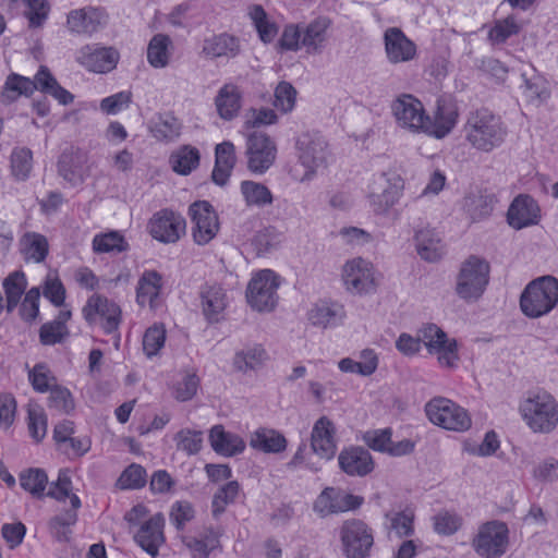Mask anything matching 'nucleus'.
I'll return each instance as SVG.
<instances>
[{"label": "nucleus", "instance_id": "aec40b11", "mask_svg": "<svg viewBox=\"0 0 558 558\" xmlns=\"http://www.w3.org/2000/svg\"><path fill=\"white\" fill-rule=\"evenodd\" d=\"M202 313L209 324L220 322L228 305L226 290L218 283H204L199 288Z\"/></svg>", "mask_w": 558, "mask_h": 558}, {"label": "nucleus", "instance_id": "5fc2aeb1", "mask_svg": "<svg viewBox=\"0 0 558 558\" xmlns=\"http://www.w3.org/2000/svg\"><path fill=\"white\" fill-rule=\"evenodd\" d=\"M298 92L287 81H281L275 88L274 106L282 113L291 112L294 109Z\"/></svg>", "mask_w": 558, "mask_h": 558}, {"label": "nucleus", "instance_id": "603ef678", "mask_svg": "<svg viewBox=\"0 0 558 558\" xmlns=\"http://www.w3.org/2000/svg\"><path fill=\"white\" fill-rule=\"evenodd\" d=\"M128 246L125 239L118 231L98 234L93 240V248L98 253H121L126 251Z\"/></svg>", "mask_w": 558, "mask_h": 558}, {"label": "nucleus", "instance_id": "13d9d810", "mask_svg": "<svg viewBox=\"0 0 558 558\" xmlns=\"http://www.w3.org/2000/svg\"><path fill=\"white\" fill-rule=\"evenodd\" d=\"M28 432L37 442L41 441L47 433V415L40 407H28Z\"/></svg>", "mask_w": 558, "mask_h": 558}, {"label": "nucleus", "instance_id": "4468645a", "mask_svg": "<svg viewBox=\"0 0 558 558\" xmlns=\"http://www.w3.org/2000/svg\"><path fill=\"white\" fill-rule=\"evenodd\" d=\"M82 313L85 320L90 325L99 316L102 319L101 327L108 335L117 331L121 323L120 306L100 294L89 296Z\"/></svg>", "mask_w": 558, "mask_h": 558}, {"label": "nucleus", "instance_id": "f8f14e48", "mask_svg": "<svg viewBox=\"0 0 558 558\" xmlns=\"http://www.w3.org/2000/svg\"><path fill=\"white\" fill-rule=\"evenodd\" d=\"M149 234L161 243H175L185 234L186 221L180 214L165 208L153 215L148 222Z\"/></svg>", "mask_w": 558, "mask_h": 558}, {"label": "nucleus", "instance_id": "7ed1b4c3", "mask_svg": "<svg viewBox=\"0 0 558 558\" xmlns=\"http://www.w3.org/2000/svg\"><path fill=\"white\" fill-rule=\"evenodd\" d=\"M558 304V279L546 275L532 280L520 296V308L530 318L550 313Z\"/></svg>", "mask_w": 558, "mask_h": 558}, {"label": "nucleus", "instance_id": "a18cd8bd", "mask_svg": "<svg viewBox=\"0 0 558 558\" xmlns=\"http://www.w3.org/2000/svg\"><path fill=\"white\" fill-rule=\"evenodd\" d=\"M172 170L181 175H187L199 165V151L195 147L183 146L170 157Z\"/></svg>", "mask_w": 558, "mask_h": 558}, {"label": "nucleus", "instance_id": "a211bd4d", "mask_svg": "<svg viewBox=\"0 0 558 558\" xmlns=\"http://www.w3.org/2000/svg\"><path fill=\"white\" fill-rule=\"evenodd\" d=\"M107 23L106 13L98 8L85 7L71 10L66 16L69 31L77 35L92 36Z\"/></svg>", "mask_w": 558, "mask_h": 558}, {"label": "nucleus", "instance_id": "c85d7f7f", "mask_svg": "<svg viewBox=\"0 0 558 558\" xmlns=\"http://www.w3.org/2000/svg\"><path fill=\"white\" fill-rule=\"evenodd\" d=\"M213 450L225 457L236 456L245 449L244 440L236 434L225 430L222 425H215L209 430Z\"/></svg>", "mask_w": 558, "mask_h": 558}, {"label": "nucleus", "instance_id": "8fccbe9b", "mask_svg": "<svg viewBox=\"0 0 558 558\" xmlns=\"http://www.w3.org/2000/svg\"><path fill=\"white\" fill-rule=\"evenodd\" d=\"M33 168V153L26 147H15L11 153V172L19 181H25Z\"/></svg>", "mask_w": 558, "mask_h": 558}, {"label": "nucleus", "instance_id": "2eb2a0df", "mask_svg": "<svg viewBox=\"0 0 558 558\" xmlns=\"http://www.w3.org/2000/svg\"><path fill=\"white\" fill-rule=\"evenodd\" d=\"M391 111L399 126L413 132H421L424 128L425 109L413 95H399L391 104Z\"/></svg>", "mask_w": 558, "mask_h": 558}, {"label": "nucleus", "instance_id": "c9c22d12", "mask_svg": "<svg viewBox=\"0 0 558 558\" xmlns=\"http://www.w3.org/2000/svg\"><path fill=\"white\" fill-rule=\"evenodd\" d=\"M182 124L172 112L157 114L149 121V131L158 141L171 142L181 134Z\"/></svg>", "mask_w": 558, "mask_h": 558}, {"label": "nucleus", "instance_id": "f257e3e1", "mask_svg": "<svg viewBox=\"0 0 558 558\" xmlns=\"http://www.w3.org/2000/svg\"><path fill=\"white\" fill-rule=\"evenodd\" d=\"M464 132L474 148L488 153L504 143L507 128L499 116L487 108H480L469 113Z\"/></svg>", "mask_w": 558, "mask_h": 558}, {"label": "nucleus", "instance_id": "6ab92c4d", "mask_svg": "<svg viewBox=\"0 0 558 558\" xmlns=\"http://www.w3.org/2000/svg\"><path fill=\"white\" fill-rule=\"evenodd\" d=\"M339 468L349 476L363 477L373 472L375 463L367 449L361 446H351L340 451L338 456Z\"/></svg>", "mask_w": 558, "mask_h": 558}, {"label": "nucleus", "instance_id": "bb28decb", "mask_svg": "<svg viewBox=\"0 0 558 558\" xmlns=\"http://www.w3.org/2000/svg\"><path fill=\"white\" fill-rule=\"evenodd\" d=\"M387 186L381 193H372L371 205L376 215H386L399 202L403 194L404 181L400 175L386 179Z\"/></svg>", "mask_w": 558, "mask_h": 558}, {"label": "nucleus", "instance_id": "f03ea898", "mask_svg": "<svg viewBox=\"0 0 558 558\" xmlns=\"http://www.w3.org/2000/svg\"><path fill=\"white\" fill-rule=\"evenodd\" d=\"M519 411L534 433L548 434L558 425V403L547 391L529 392L520 402Z\"/></svg>", "mask_w": 558, "mask_h": 558}, {"label": "nucleus", "instance_id": "338daca9", "mask_svg": "<svg viewBox=\"0 0 558 558\" xmlns=\"http://www.w3.org/2000/svg\"><path fill=\"white\" fill-rule=\"evenodd\" d=\"M414 514L412 511H399L391 515V529L399 537L410 536L413 534Z\"/></svg>", "mask_w": 558, "mask_h": 558}, {"label": "nucleus", "instance_id": "e2e57ef3", "mask_svg": "<svg viewBox=\"0 0 558 558\" xmlns=\"http://www.w3.org/2000/svg\"><path fill=\"white\" fill-rule=\"evenodd\" d=\"M195 511L191 502L186 500L175 501L170 511V521L178 531L194 518Z\"/></svg>", "mask_w": 558, "mask_h": 558}, {"label": "nucleus", "instance_id": "72a5a7b5", "mask_svg": "<svg viewBox=\"0 0 558 558\" xmlns=\"http://www.w3.org/2000/svg\"><path fill=\"white\" fill-rule=\"evenodd\" d=\"M286 437L276 429L258 428L250 439L253 449L265 453H280L287 448Z\"/></svg>", "mask_w": 558, "mask_h": 558}, {"label": "nucleus", "instance_id": "5701e85b", "mask_svg": "<svg viewBox=\"0 0 558 558\" xmlns=\"http://www.w3.org/2000/svg\"><path fill=\"white\" fill-rule=\"evenodd\" d=\"M385 50L389 62H408L416 56V45L398 27H389L384 34Z\"/></svg>", "mask_w": 558, "mask_h": 558}, {"label": "nucleus", "instance_id": "a878e982", "mask_svg": "<svg viewBox=\"0 0 558 558\" xmlns=\"http://www.w3.org/2000/svg\"><path fill=\"white\" fill-rule=\"evenodd\" d=\"M70 509L53 515L48 521V530L58 543H69L71 541V526L75 525L78 520L77 510L82 506L80 497L77 495H72L70 497Z\"/></svg>", "mask_w": 558, "mask_h": 558}, {"label": "nucleus", "instance_id": "49530a36", "mask_svg": "<svg viewBox=\"0 0 558 558\" xmlns=\"http://www.w3.org/2000/svg\"><path fill=\"white\" fill-rule=\"evenodd\" d=\"M21 487L36 498H41L48 484L47 473L43 469L31 468L20 473Z\"/></svg>", "mask_w": 558, "mask_h": 558}, {"label": "nucleus", "instance_id": "ddd939ff", "mask_svg": "<svg viewBox=\"0 0 558 558\" xmlns=\"http://www.w3.org/2000/svg\"><path fill=\"white\" fill-rule=\"evenodd\" d=\"M277 148L265 133L252 132L246 141L247 168L254 173L266 172L275 162Z\"/></svg>", "mask_w": 558, "mask_h": 558}, {"label": "nucleus", "instance_id": "dca6fc26", "mask_svg": "<svg viewBox=\"0 0 558 558\" xmlns=\"http://www.w3.org/2000/svg\"><path fill=\"white\" fill-rule=\"evenodd\" d=\"M458 110L454 104L446 99H437L434 117L424 114V123L421 132L435 138H444L456 126Z\"/></svg>", "mask_w": 558, "mask_h": 558}, {"label": "nucleus", "instance_id": "2f4dec72", "mask_svg": "<svg viewBox=\"0 0 558 558\" xmlns=\"http://www.w3.org/2000/svg\"><path fill=\"white\" fill-rule=\"evenodd\" d=\"M85 162V156L80 150L65 149L58 160L59 174L72 185L83 182L82 166Z\"/></svg>", "mask_w": 558, "mask_h": 558}, {"label": "nucleus", "instance_id": "37998d69", "mask_svg": "<svg viewBox=\"0 0 558 558\" xmlns=\"http://www.w3.org/2000/svg\"><path fill=\"white\" fill-rule=\"evenodd\" d=\"M22 253L26 260H34L35 263H41L48 255V241L47 239L38 233H27L21 241Z\"/></svg>", "mask_w": 558, "mask_h": 558}, {"label": "nucleus", "instance_id": "1a4fd4ad", "mask_svg": "<svg viewBox=\"0 0 558 558\" xmlns=\"http://www.w3.org/2000/svg\"><path fill=\"white\" fill-rule=\"evenodd\" d=\"M473 548L483 558H499L508 546V529L502 522L485 523L473 539Z\"/></svg>", "mask_w": 558, "mask_h": 558}, {"label": "nucleus", "instance_id": "9b49d317", "mask_svg": "<svg viewBox=\"0 0 558 558\" xmlns=\"http://www.w3.org/2000/svg\"><path fill=\"white\" fill-rule=\"evenodd\" d=\"M364 502L362 496L347 493L341 488L326 487L313 505L314 511L322 518L359 509Z\"/></svg>", "mask_w": 558, "mask_h": 558}, {"label": "nucleus", "instance_id": "de8ad7c7", "mask_svg": "<svg viewBox=\"0 0 558 558\" xmlns=\"http://www.w3.org/2000/svg\"><path fill=\"white\" fill-rule=\"evenodd\" d=\"M329 25L330 21L327 17H318L312 21L302 29V46L317 50L326 39Z\"/></svg>", "mask_w": 558, "mask_h": 558}, {"label": "nucleus", "instance_id": "393cba45", "mask_svg": "<svg viewBox=\"0 0 558 558\" xmlns=\"http://www.w3.org/2000/svg\"><path fill=\"white\" fill-rule=\"evenodd\" d=\"M333 423L326 416L316 421L312 429L311 447L320 458L330 460L335 457L337 445Z\"/></svg>", "mask_w": 558, "mask_h": 558}, {"label": "nucleus", "instance_id": "bf43d9fd", "mask_svg": "<svg viewBox=\"0 0 558 558\" xmlns=\"http://www.w3.org/2000/svg\"><path fill=\"white\" fill-rule=\"evenodd\" d=\"M521 27L513 16H508L495 23L494 27L488 33V38L494 44L505 43L508 38L519 34Z\"/></svg>", "mask_w": 558, "mask_h": 558}, {"label": "nucleus", "instance_id": "052dcab7", "mask_svg": "<svg viewBox=\"0 0 558 558\" xmlns=\"http://www.w3.org/2000/svg\"><path fill=\"white\" fill-rule=\"evenodd\" d=\"M166 341V330L162 326L149 327L143 337V349L148 357L156 355Z\"/></svg>", "mask_w": 558, "mask_h": 558}, {"label": "nucleus", "instance_id": "c756f323", "mask_svg": "<svg viewBox=\"0 0 558 558\" xmlns=\"http://www.w3.org/2000/svg\"><path fill=\"white\" fill-rule=\"evenodd\" d=\"M242 95L238 86L225 84L215 98V105L219 117L230 121L234 119L241 109Z\"/></svg>", "mask_w": 558, "mask_h": 558}, {"label": "nucleus", "instance_id": "7c9ffc66", "mask_svg": "<svg viewBox=\"0 0 558 558\" xmlns=\"http://www.w3.org/2000/svg\"><path fill=\"white\" fill-rule=\"evenodd\" d=\"M344 315V308L341 304L319 302L308 312V320L314 326L327 328L339 325Z\"/></svg>", "mask_w": 558, "mask_h": 558}, {"label": "nucleus", "instance_id": "3c124183", "mask_svg": "<svg viewBox=\"0 0 558 558\" xmlns=\"http://www.w3.org/2000/svg\"><path fill=\"white\" fill-rule=\"evenodd\" d=\"M147 473L141 464H130L118 478L117 486L120 489H140L146 485Z\"/></svg>", "mask_w": 558, "mask_h": 558}, {"label": "nucleus", "instance_id": "0eeeda50", "mask_svg": "<svg viewBox=\"0 0 558 558\" xmlns=\"http://www.w3.org/2000/svg\"><path fill=\"white\" fill-rule=\"evenodd\" d=\"M340 539L347 558H367L374 545L372 529L360 519H350L342 523Z\"/></svg>", "mask_w": 558, "mask_h": 558}, {"label": "nucleus", "instance_id": "864d4df0", "mask_svg": "<svg viewBox=\"0 0 558 558\" xmlns=\"http://www.w3.org/2000/svg\"><path fill=\"white\" fill-rule=\"evenodd\" d=\"M49 392L48 407L50 409L64 414H69L74 410V399L68 388L54 384Z\"/></svg>", "mask_w": 558, "mask_h": 558}, {"label": "nucleus", "instance_id": "a19ab883", "mask_svg": "<svg viewBox=\"0 0 558 558\" xmlns=\"http://www.w3.org/2000/svg\"><path fill=\"white\" fill-rule=\"evenodd\" d=\"M240 489L238 481H229L217 489L211 499V514L214 519H219L227 507L235 502Z\"/></svg>", "mask_w": 558, "mask_h": 558}, {"label": "nucleus", "instance_id": "f3484780", "mask_svg": "<svg viewBox=\"0 0 558 558\" xmlns=\"http://www.w3.org/2000/svg\"><path fill=\"white\" fill-rule=\"evenodd\" d=\"M120 54L112 47L99 45H86L76 54V61L90 72L108 73L112 71L119 61Z\"/></svg>", "mask_w": 558, "mask_h": 558}, {"label": "nucleus", "instance_id": "6e6552de", "mask_svg": "<svg viewBox=\"0 0 558 558\" xmlns=\"http://www.w3.org/2000/svg\"><path fill=\"white\" fill-rule=\"evenodd\" d=\"M279 286V277L272 270H260L248 282L246 289L248 304L259 312L271 311L277 304Z\"/></svg>", "mask_w": 558, "mask_h": 558}, {"label": "nucleus", "instance_id": "412c9836", "mask_svg": "<svg viewBox=\"0 0 558 558\" xmlns=\"http://www.w3.org/2000/svg\"><path fill=\"white\" fill-rule=\"evenodd\" d=\"M342 279L347 289L353 293H367L374 289L372 266L363 258H354L343 267Z\"/></svg>", "mask_w": 558, "mask_h": 558}, {"label": "nucleus", "instance_id": "20e7f679", "mask_svg": "<svg viewBox=\"0 0 558 558\" xmlns=\"http://www.w3.org/2000/svg\"><path fill=\"white\" fill-rule=\"evenodd\" d=\"M490 265L477 255L465 258L456 277V294L466 303L478 301L489 282Z\"/></svg>", "mask_w": 558, "mask_h": 558}, {"label": "nucleus", "instance_id": "423d86ee", "mask_svg": "<svg viewBox=\"0 0 558 558\" xmlns=\"http://www.w3.org/2000/svg\"><path fill=\"white\" fill-rule=\"evenodd\" d=\"M428 420L445 429L464 432L471 427L466 410L444 397H436L425 405Z\"/></svg>", "mask_w": 558, "mask_h": 558}, {"label": "nucleus", "instance_id": "0e129e2a", "mask_svg": "<svg viewBox=\"0 0 558 558\" xmlns=\"http://www.w3.org/2000/svg\"><path fill=\"white\" fill-rule=\"evenodd\" d=\"M28 7L25 13L29 22V27L36 28L43 26L48 17L49 5L47 0H24Z\"/></svg>", "mask_w": 558, "mask_h": 558}, {"label": "nucleus", "instance_id": "4d7b16f0", "mask_svg": "<svg viewBox=\"0 0 558 558\" xmlns=\"http://www.w3.org/2000/svg\"><path fill=\"white\" fill-rule=\"evenodd\" d=\"M28 379L35 391L45 393L56 384L57 379L44 363L36 364L28 373Z\"/></svg>", "mask_w": 558, "mask_h": 558}, {"label": "nucleus", "instance_id": "4c0bfd02", "mask_svg": "<svg viewBox=\"0 0 558 558\" xmlns=\"http://www.w3.org/2000/svg\"><path fill=\"white\" fill-rule=\"evenodd\" d=\"M2 287L5 294V310L12 313L21 302L27 288V279L22 270H15L3 279Z\"/></svg>", "mask_w": 558, "mask_h": 558}, {"label": "nucleus", "instance_id": "69168bd1", "mask_svg": "<svg viewBox=\"0 0 558 558\" xmlns=\"http://www.w3.org/2000/svg\"><path fill=\"white\" fill-rule=\"evenodd\" d=\"M391 436L390 428L368 430L363 435V440L371 449L387 453Z\"/></svg>", "mask_w": 558, "mask_h": 558}, {"label": "nucleus", "instance_id": "c03bdc74", "mask_svg": "<svg viewBox=\"0 0 558 558\" xmlns=\"http://www.w3.org/2000/svg\"><path fill=\"white\" fill-rule=\"evenodd\" d=\"M241 193L248 206L264 207L274 201L272 194L266 185L250 180L242 181Z\"/></svg>", "mask_w": 558, "mask_h": 558}, {"label": "nucleus", "instance_id": "9d476101", "mask_svg": "<svg viewBox=\"0 0 558 558\" xmlns=\"http://www.w3.org/2000/svg\"><path fill=\"white\" fill-rule=\"evenodd\" d=\"M191 217L193 239L196 244L209 243L219 230L218 215L208 201H196L189 207Z\"/></svg>", "mask_w": 558, "mask_h": 558}, {"label": "nucleus", "instance_id": "e433bc0d", "mask_svg": "<svg viewBox=\"0 0 558 558\" xmlns=\"http://www.w3.org/2000/svg\"><path fill=\"white\" fill-rule=\"evenodd\" d=\"M36 90V86L29 77L17 73H10L1 90L3 102L11 104L20 96L29 97Z\"/></svg>", "mask_w": 558, "mask_h": 558}, {"label": "nucleus", "instance_id": "09e8293b", "mask_svg": "<svg viewBox=\"0 0 558 558\" xmlns=\"http://www.w3.org/2000/svg\"><path fill=\"white\" fill-rule=\"evenodd\" d=\"M463 208L472 220H480L493 211L494 198L490 195L470 194L464 198Z\"/></svg>", "mask_w": 558, "mask_h": 558}, {"label": "nucleus", "instance_id": "39448f33", "mask_svg": "<svg viewBox=\"0 0 558 558\" xmlns=\"http://www.w3.org/2000/svg\"><path fill=\"white\" fill-rule=\"evenodd\" d=\"M295 150L300 165L305 168L301 177L293 175V179L301 183L312 181L318 169L327 166L328 143L319 132L301 133L295 141Z\"/></svg>", "mask_w": 558, "mask_h": 558}, {"label": "nucleus", "instance_id": "ea45409f", "mask_svg": "<svg viewBox=\"0 0 558 558\" xmlns=\"http://www.w3.org/2000/svg\"><path fill=\"white\" fill-rule=\"evenodd\" d=\"M267 359L265 349L257 344L238 351L233 357V366L235 369L246 373L256 371L263 366Z\"/></svg>", "mask_w": 558, "mask_h": 558}, {"label": "nucleus", "instance_id": "f704fd0d", "mask_svg": "<svg viewBox=\"0 0 558 558\" xmlns=\"http://www.w3.org/2000/svg\"><path fill=\"white\" fill-rule=\"evenodd\" d=\"M417 254L422 259L434 263L442 256L440 238L433 229H421L414 235Z\"/></svg>", "mask_w": 558, "mask_h": 558}, {"label": "nucleus", "instance_id": "774afa93", "mask_svg": "<svg viewBox=\"0 0 558 558\" xmlns=\"http://www.w3.org/2000/svg\"><path fill=\"white\" fill-rule=\"evenodd\" d=\"M278 235L274 227H267L256 232L252 243L258 253L269 252L278 244Z\"/></svg>", "mask_w": 558, "mask_h": 558}, {"label": "nucleus", "instance_id": "b1692460", "mask_svg": "<svg viewBox=\"0 0 558 558\" xmlns=\"http://www.w3.org/2000/svg\"><path fill=\"white\" fill-rule=\"evenodd\" d=\"M165 518L158 512L144 522L134 535L135 543L148 555L156 557L160 545L165 542Z\"/></svg>", "mask_w": 558, "mask_h": 558}, {"label": "nucleus", "instance_id": "79ce46f5", "mask_svg": "<svg viewBox=\"0 0 558 558\" xmlns=\"http://www.w3.org/2000/svg\"><path fill=\"white\" fill-rule=\"evenodd\" d=\"M171 45L169 36L156 34L147 47V61L155 69L166 68L169 63L168 48Z\"/></svg>", "mask_w": 558, "mask_h": 558}, {"label": "nucleus", "instance_id": "58836bf2", "mask_svg": "<svg viewBox=\"0 0 558 558\" xmlns=\"http://www.w3.org/2000/svg\"><path fill=\"white\" fill-rule=\"evenodd\" d=\"M162 276L156 270H146L138 280L136 301L141 306L151 304L160 294Z\"/></svg>", "mask_w": 558, "mask_h": 558}, {"label": "nucleus", "instance_id": "680f3d73", "mask_svg": "<svg viewBox=\"0 0 558 558\" xmlns=\"http://www.w3.org/2000/svg\"><path fill=\"white\" fill-rule=\"evenodd\" d=\"M178 450L187 454H196L202 449V432L192 429H181L175 435Z\"/></svg>", "mask_w": 558, "mask_h": 558}, {"label": "nucleus", "instance_id": "6e6d98bb", "mask_svg": "<svg viewBox=\"0 0 558 558\" xmlns=\"http://www.w3.org/2000/svg\"><path fill=\"white\" fill-rule=\"evenodd\" d=\"M417 338H421L430 354L441 349L448 339L447 333L435 324H427L418 330Z\"/></svg>", "mask_w": 558, "mask_h": 558}, {"label": "nucleus", "instance_id": "473e14b6", "mask_svg": "<svg viewBox=\"0 0 558 558\" xmlns=\"http://www.w3.org/2000/svg\"><path fill=\"white\" fill-rule=\"evenodd\" d=\"M203 52L211 58H234L240 53V40L227 33L215 35L204 41Z\"/></svg>", "mask_w": 558, "mask_h": 558}, {"label": "nucleus", "instance_id": "4be33fe9", "mask_svg": "<svg viewBox=\"0 0 558 558\" xmlns=\"http://www.w3.org/2000/svg\"><path fill=\"white\" fill-rule=\"evenodd\" d=\"M539 217V207L536 201L526 194L518 195L507 211L509 226L517 230L537 225Z\"/></svg>", "mask_w": 558, "mask_h": 558}, {"label": "nucleus", "instance_id": "cd10ccee", "mask_svg": "<svg viewBox=\"0 0 558 558\" xmlns=\"http://www.w3.org/2000/svg\"><path fill=\"white\" fill-rule=\"evenodd\" d=\"M521 77L523 96L529 104L538 107L549 99V84L535 69L522 72Z\"/></svg>", "mask_w": 558, "mask_h": 558}]
</instances>
